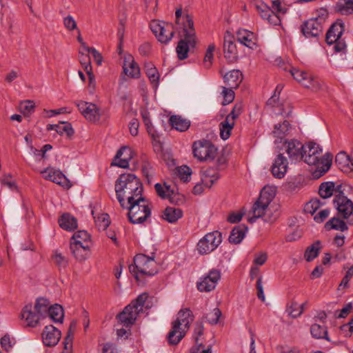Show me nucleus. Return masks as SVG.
<instances>
[{"instance_id":"15","label":"nucleus","mask_w":353,"mask_h":353,"mask_svg":"<svg viewBox=\"0 0 353 353\" xmlns=\"http://www.w3.org/2000/svg\"><path fill=\"white\" fill-rule=\"evenodd\" d=\"M42 173L46 174L44 176L46 179L51 181L64 188L69 189L72 186L70 181L59 170H56L52 168H48L43 172H42Z\"/></svg>"},{"instance_id":"29","label":"nucleus","mask_w":353,"mask_h":353,"mask_svg":"<svg viewBox=\"0 0 353 353\" xmlns=\"http://www.w3.org/2000/svg\"><path fill=\"white\" fill-rule=\"evenodd\" d=\"M155 191L157 195L163 199H168L171 203L175 202V197L176 194H174V190H171L170 186L166 185L165 183L163 185L157 183L154 185Z\"/></svg>"},{"instance_id":"33","label":"nucleus","mask_w":353,"mask_h":353,"mask_svg":"<svg viewBox=\"0 0 353 353\" xmlns=\"http://www.w3.org/2000/svg\"><path fill=\"white\" fill-rule=\"evenodd\" d=\"M183 216V212L179 208L172 207L166 208L162 214V218L169 223L176 222Z\"/></svg>"},{"instance_id":"11","label":"nucleus","mask_w":353,"mask_h":353,"mask_svg":"<svg viewBox=\"0 0 353 353\" xmlns=\"http://www.w3.org/2000/svg\"><path fill=\"white\" fill-rule=\"evenodd\" d=\"M150 28L161 43H168L174 35V25L171 23L152 20L150 22Z\"/></svg>"},{"instance_id":"64","label":"nucleus","mask_w":353,"mask_h":353,"mask_svg":"<svg viewBox=\"0 0 353 353\" xmlns=\"http://www.w3.org/2000/svg\"><path fill=\"white\" fill-rule=\"evenodd\" d=\"M190 353H212L211 347L209 346L207 349H204V345L199 343L198 345H194L190 349Z\"/></svg>"},{"instance_id":"4","label":"nucleus","mask_w":353,"mask_h":353,"mask_svg":"<svg viewBox=\"0 0 353 353\" xmlns=\"http://www.w3.org/2000/svg\"><path fill=\"white\" fill-rule=\"evenodd\" d=\"M193 321L194 316L190 309L181 310L178 312L177 319L172 323V330L168 334L169 344L172 345L178 344L185 336Z\"/></svg>"},{"instance_id":"12","label":"nucleus","mask_w":353,"mask_h":353,"mask_svg":"<svg viewBox=\"0 0 353 353\" xmlns=\"http://www.w3.org/2000/svg\"><path fill=\"white\" fill-rule=\"evenodd\" d=\"M222 236L219 231L206 234L197 243L198 252L201 254H209L221 243Z\"/></svg>"},{"instance_id":"53","label":"nucleus","mask_w":353,"mask_h":353,"mask_svg":"<svg viewBox=\"0 0 353 353\" xmlns=\"http://www.w3.org/2000/svg\"><path fill=\"white\" fill-rule=\"evenodd\" d=\"M286 312L292 318H297L302 314V310H300L299 304L295 301H292L290 305H288Z\"/></svg>"},{"instance_id":"62","label":"nucleus","mask_w":353,"mask_h":353,"mask_svg":"<svg viewBox=\"0 0 353 353\" xmlns=\"http://www.w3.org/2000/svg\"><path fill=\"white\" fill-rule=\"evenodd\" d=\"M178 173L181 180L187 181L192 174V170L189 167L184 165L178 168Z\"/></svg>"},{"instance_id":"13","label":"nucleus","mask_w":353,"mask_h":353,"mask_svg":"<svg viewBox=\"0 0 353 353\" xmlns=\"http://www.w3.org/2000/svg\"><path fill=\"white\" fill-rule=\"evenodd\" d=\"M221 279V272L219 270L212 269L208 274L201 278L197 282V289L200 292H210L215 289L219 281Z\"/></svg>"},{"instance_id":"19","label":"nucleus","mask_w":353,"mask_h":353,"mask_svg":"<svg viewBox=\"0 0 353 353\" xmlns=\"http://www.w3.org/2000/svg\"><path fill=\"white\" fill-rule=\"evenodd\" d=\"M223 52L225 58L228 62L234 63L237 60L238 52L236 46L234 43V38L230 34L224 37Z\"/></svg>"},{"instance_id":"43","label":"nucleus","mask_w":353,"mask_h":353,"mask_svg":"<svg viewBox=\"0 0 353 353\" xmlns=\"http://www.w3.org/2000/svg\"><path fill=\"white\" fill-rule=\"evenodd\" d=\"M58 134L62 135L65 134L68 137H71L74 134V130L72 125L68 122H60L57 124V131Z\"/></svg>"},{"instance_id":"27","label":"nucleus","mask_w":353,"mask_h":353,"mask_svg":"<svg viewBox=\"0 0 353 353\" xmlns=\"http://www.w3.org/2000/svg\"><path fill=\"white\" fill-rule=\"evenodd\" d=\"M115 159H119V162L111 163L112 165H116L119 168H126L129 166V159H131L130 148L127 146H123L119 149L115 156Z\"/></svg>"},{"instance_id":"47","label":"nucleus","mask_w":353,"mask_h":353,"mask_svg":"<svg viewBox=\"0 0 353 353\" xmlns=\"http://www.w3.org/2000/svg\"><path fill=\"white\" fill-rule=\"evenodd\" d=\"M337 10L343 14H349L353 12V0H344V3L337 4Z\"/></svg>"},{"instance_id":"48","label":"nucleus","mask_w":353,"mask_h":353,"mask_svg":"<svg viewBox=\"0 0 353 353\" xmlns=\"http://www.w3.org/2000/svg\"><path fill=\"white\" fill-rule=\"evenodd\" d=\"M320 200L318 199H313L305 204L304 210L306 213L311 214L312 215L320 208Z\"/></svg>"},{"instance_id":"56","label":"nucleus","mask_w":353,"mask_h":353,"mask_svg":"<svg viewBox=\"0 0 353 353\" xmlns=\"http://www.w3.org/2000/svg\"><path fill=\"white\" fill-rule=\"evenodd\" d=\"M52 259L59 268H65L68 265V260L61 253L56 252L52 255Z\"/></svg>"},{"instance_id":"10","label":"nucleus","mask_w":353,"mask_h":353,"mask_svg":"<svg viewBox=\"0 0 353 353\" xmlns=\"http://www.w3.org/2000/svg\"><path fill=\"white\" fill-rule=\"evenodd\" d=\"M333 203L338 211V215L347 219V223L353 225V202L343 192H339L334 195Z\"/></svg>"},{"instance_id":"50","label":"nucleus","mask_w":353,"mask_h":353,"mask_svg":"<svg viewBox=\"0 0 353 353\" xmlns=\"http://www.w3.org/2000/svg\"><path fill=\"white\" fill-rule=\"evenodd\" d=\"M142 118L145 125L146 126L148 132L154 138V130L150 118V113L147 110L141 112Z\"/></svg>"},{"instance_id":"21","label":"nucleus","mask_w":353,"mask_h":353,"mask_svg":"<svg viewBox=\"0 0 353 353\" xmlns=\"http://www.w3.org/2000/svg\"><path fill=\"white\" fill-rule=\"evenodd\" d=\"M22 319H24L26 323V326L34 327L39 323L41 316L37 312L32 310V304L26 305L22 310L21 313Z\"/></svg>"},{"instance_id":"61","label":"nucleus","mask_w":353,"mask_h":353,"mask_svg":"<svg viewBox=\"0 0 353 353\" xmlns=\"http://www.w3.org/2000/svg\"><path fill=\"white\" fill-rule=\"evenodd\" d=\"M1 183L6 185L11 190H17V185L15 182L12 179L10 174H6L1 179Z\"/></svg>"},{"instance_id":"24","label":"nucleus","mask_w":353,"mask_h":353,"mask_svg":"<svg viewBox=\"0 0 353 353\" xmlns=\"http://www.w3.org/2000/svg\"><path fill=\"white\" fill-rule=\"evenodd\" d=\"M237 41L245 46L254 49L256 47L254 34L252 32L243 29L236 32Z\"/></svg>"},{"instance_id":"18","label":"nucleus","mask_w":353,"mask_h":353,"mask_svg":"<svg viewBox=\"0 0 353 353\" xmlns=\"http://www.w3.org/2000/svg\"><path fill=\"white\" fill-rule=\"evenodd\" d=\"M288 161L283 154L276 155L271 167V172L273 176L277 179H282L287 172Z\"/></svg>"},{"instance_id":"44","label":"nucleus","mask_w":353,"mask_h":353,"mask_svg":"<svg viewBox=\"0 0 353 353\" xmlns=\"http://www.w3.org/2000/svg\"><path fill=\"white\" fill-rule=\"evenodd\" d=\"M148 294L143 293L138 296V297L132 301L129 305L135 309L139 313L143 310V307L148 299Z\"/></svg>"},{"instance_id":"5","label":"nucleus","mask_w":353,"mask_h":353,"mask_svg":"<svg viewBox=\"0 0 353 353\" xmlns=\"http://www.w3.org/2000/svg\"><path fill=\"white\" fill-rule=\"evenodd\" d=\"M182 19L184 39L178 42L176 48V52L180 60L185 59L188 57L190 48H195L196 43L192 17L189 14H185Z\"/></svg>"},{"instance_id":"26","label":"nucleus","mask_w":353,"mask_h":353,"mask_svg":"<svg viewBox=\"0 0 353 353\" xmlns=\"http://www.w3.org/2000/svg\"><path fill=\"white\" fill-rule=\"evenodd\" d=\"M123 70V72L131 78L139 77V67L130 55L125 58Z\"/></svg>"},{"instance_id":"28","label":"nucleus","mask_w":353,"mask_h":353,"mask_svg":"<svg viewBox=\"0 0 353 353\" xmlns=\"http://www.w3.org/2000/svg\"><path fill=\"white\" fill-rule=\"evenodd\" d=\"M223 79L228 87L236 89L243 80V74L240 70H233L226 73Z\"/></svg>"},{"instance_id":"59","label":"nucleus","mask_w":353,"mask_h":353,"mask_svg":"<svg viewBox=\"0 0 353 353\" xmlns=\"http://www.w3.org/2000/svg\"><path fill=\"white\" fill-rule=\"evenodd\" d=\"M203 330H204V327H203V323L199 322V321L196 322L194 331V339L195 343H196L195 345H199V339L201 336L203 335Z\"/></svg>"},{"instance_id":"39","label":"nucleus","mask_w":353,"mask_h":353,"mask_svg":"<svg viewBox=\"0 0 353 353\" xmlns=\"http://www.w3.org/2000/svg\"><path fill=\"white\" fill-rule=\"evenodd\" d=\"M320 244V241H316L310 246L307 248L304 254V257L307 261H312L317 257L321 250Z\"/></svg>"},{"instance_id":"2","label":"nucleus","mask_w":353,"mask_h":353,"mask_svg":"<svg viewBox=\"0 0 353 353\" xmlns=\"http://www.w3.org/2000/svg\"><path fill=\"white\" fill-rule=\"evenodd\" d=\"M322 148L314 142H308L304 145L303 150V160L310 165H315L316 169L312 172L314 178L319 179L326 173L330 168L333 156L326 153L322 156Z\"/></svg>"},{"instance_id":"35","label":"nucleus","mask_w":353,"mask_h":353,"mask_svg":"<svg viewBox=\"0 0 353 353\" xmlns=\"http://www.w3.org/2000/svg\"><path fill=\"white\" fill-rule=\"evenodd\" d=\"M325 228L327 231L336 230L344 232L347 230V226L343 220L337 217H333L325 224Z\"/></svg>"},{"instance_id":"20","label":"nucleus","mask_w":353,"mask_h":353,"mask_svg":"<svg viewBox=\"0 0 353 353\" xmlns=\"http://www.w3.org/2000/svg\"><path fill=\"white\" fill-rule=\"evenodd\" d=\"M138 314L139 312L128 305L117 316V318L122 325L128 327L134 323Z\"/></svg>"},{"instance_id":"41","label":"nucleus","mask_w":353,"mask_h":353,"mask_svg":"<svg viewBox=\"0 0 353 353\" xmlns=\"http://www.w3.org/2000/svg\"><path fill=\"white\" fill-rule=\"evenodd\" d=\"M334 183L333 182H324L321 184L319 194L323 199L330 197L334 192Z\"/></svg>"},{"instance_id":"34","label":"nucleus","mask_w":353,"mask_h":353,"mask_svg":"<svg viewBox=\"0 0 353 353\" xmlns=\"http://www.w3.org/2000/svg\"><path fill=\"white\" fill-rule=\"evenodd\" d=\"M50 318L55 323H62L64 317L63 309L61 305H51L48 312Z\"/></svg>"},{"instance_id":"60","label":"nucleus","mask_w":353,"mask_h":353,"mask_svg":"<svg viewBox=\"0 0 353 353\" xmlns=\"http://www.w3.org/2000/svg\"><path fill=\"white\" fill-rule=\"evenodd\" d=\"M63 25L64 27L69 31L78 30L75 20L70 15H68L63 19Z\"/></svg>"},{"instance_id":"30","label":"nucleus","mask_w":353,"mask_h":353,"mask_svg":"<svg viewBox=\"0 0 353 353\" xmlns=\"http://www.w3.org/2000/svg\"><path fill=\"white\" fill-rule=\"evenodd\" d=\"M248 228L245 224H240L235 226L230 232L229 236V241L231 243L238 244L240 243L245 237Z\"/></svg>"},{"instance_id":"3","label":"nucleus","mask_w":353,"mask_h":353,"mask_svg":"<svg viewBox=\"0 0 353 353\" xmlns=\"http://www.w3.org/2000/svg\"><path fill=\"white\" fill-rule=\"evenodd\" d=\"M275 196V192L270 188H263L260 195L252 206L253 216L248 218V221L254 223L257 219L263 217L264 221L274 223L279 217V212L275 210L272 212L269 205Z\"/></svg>"},{"instance_id":"14","label":"nucleus","mask_w":353,"mask_h":353,"mask_svg":"<svg viewBox=\"0 0 353 353\" xmlns=\"http://www.w3.org/2000/svg\"><path fill=\"white\" fill-rule=\"evenodd\" d=\"M290 72L293 78L301 83L304 87L312 89H316L319 88L317 81L315 80L309 73L294 68H290Z\"/></svg>"},{"instance_id":"31","label":"nucleus","mask_w":353,"mask_h":353,"mask_svg":"<svg viewBox=\"0 0 353 353\" xmlns=\"http://www.w3.org/2000/svg\"><path fill=\"white\" fill-rule=\"evenodd\" d=\"M169 122L173 128L180 132L188 130L190 126V121L189 120L178 115L171 116Z\"/></svg>"},{"instance_id":"40","label":"nucleus","mask_w":353,"mask_h":353,"mask_svg":"<svg viewBox=\"0 0 353 353\" xmlns=\"http://www.w3.org/2000/svg\"><path fill=\"white\" fill-rule=\"evenodd\" d=\"M310 332L314 338L324 339L327 341H330L327 336V330L325 326L314 323L310 327Z\"/></svg>"},{"instance_id":"8","label":"nucleus","mask_w":353,"mask_h":353,"mask_svg":"<svg viewBox=\"0 0 353 353\" xmlns=\"http://www.w3.org/2000/svg\"><path fill=\"white\" fill-rule=\"evenodd\" d=\"M129 270L139 280V274L152 276L158 272L157 263L154 257L143 254H137L134 257V264L129 265Z\"/></svg>"},{"instance_id":"23","label":"nucleus","mask_w":353,"mask_h":353,"mask_svg":"<svg viewBox=\"0 0 353 353\" xmlns=\"http://www.w3.org/2000/svg\"><path fill=\"white\" fill-rule=\"evenodd\" d=\"M335 163L345 173H350L353 171V159L345 152H340L336 155Z\"/></svg>"},{"instance_id":"46","label":"nucleus","mask_w":353,"mask_h":353,"mask_svg":"<svg viewBox=\"0 0 353 353\" xmlns=\"http://www.w3.org/2000/svg\"><path fill=\"white\" fill-rule=\"evenodd\" d=\"M215 50V46L214 43L210 44L206 50L204 59H203V65L206 68H209L211 67L212 61L214 59V51Z\"/></svg>"},{"instance_id":"16","label":"nucleus","mask_w":353,"mask_h":353,"mask_svg":"<svg viewBox=\"0 0 353 353\" xmlns=\"http://www.w3.org/2000/svg\"><path fill=\"white\" fill-rule=\"evenodd\" d=\"M61 332L52 325H46L42 332L43 343L46 346L56 345L61 339Z\"/></svg>"},{"instance_id":"63","label":"nucleus","mask_w":353,"mask_h":353,"mask_svg":"<svg viewBox=\"0 0 353 353\" xmlns=\"http://www.w3.org/2000/svg\"><path fill=\"white\" fill-rule=\"evenodd\" d=\"M84 50L87 52H90L94 59V61H96L97 64V65H101V62H102V57L101 55V54L94 48H90V47H88V46H84Z\"/></svg>"},{"instance_id":"25","label":"nucleus","mask_w":353,"mask_h":353,"mask_svg":"<svg viewBox=\"0 0 353 353\" xmlns=\"http://www.w3.org/2000/svg\"><path fill=\"white\" fill-rule=\"evenodd\" d=\"M90 245L84 244L83 242L70 243V250L74 256L79 261H84L89 255Z\"/></svg>"},{"instance_id":"32","label":"nucleus","mask_w":353,"mask_h":353,"mask_svg":"<svg viewBox=\"0 0 353 353\" xmlns=\"http://www.w3.org/2000/svg\"><path fill=\"white\" fill-rule=\"evenodd\" d=\"M59 226L68 231H72L77 228V221L74 216L69 213L63 214L59 219Z\"/></svg>"},{"instance_id":"36","label":"nucleus","mask_w":353,"mask_h":353,"mask_svg":"<svg viewBox=\"0 0 353 353\" xmlns=\"http://www.w3.org/2000/svg\"><path fill=\"white\" fill-rule=\"evenodd\" d=\"M50 306V301L48 299L40 297L36 300L34 308L42 318H44L48 314Z\"/></svg>"},{"instance_id":"45","label":"nucleus","mask_w":353,"mask_h":353,"mask_svg":"<svg viewBox=\"0 0 353 353\" xmlns=\"http://www.w3.org/2000/svg\"><path fill=\"white\" fill-rule=\"evenodd\" d=\"M95 219V223L99 230H105L110 224L109 215L106 213H103L98 216L97 218L94 217Z\"/></svg>"},{"instance_id":"57","label":"nucleus","mask_w":353,"mask_h":353,"mask_svg":"<svg viewBox=\"0 0 353 353\" xmlns=\"http://www.w3.org/2000/svg\"><path fill=\"white\" fill-rule=\"evenodd\" d=\"M203 175H205L207 178H210L214 181H217L219 177V170L214 168H207L201 170Z\"/></svg>"},{"instance_id":"37","label":"nucleus","mask_w":353,"mask_h":353,"mask_svg":"<svg viewBox=\"0 0 353 353\" xmlns=\"http://www.w3.org/2000/svg\"><path fill=\"white\" fill-rule=\"evenodd\" d=\"M83 116L90 121L97 122L99 121L101 117L100 110L95 104L90 103L89 106L86 108V112Z\"/></svg>"},{"instance_id":"7","label":"nucleus","mask_w":353,"mask_h":353,"mask_svg":"<svg viewBox=\"0 0 353 353\" xmlns=\"http://www.w3.org/2000/svg\"><path fill=\"white\" fill-rule=\"evenodd\" d=\"M123 208L128 210V219L133 224L143 223L151 214V207L145 197L139 196V199L125 203Z\"/></svg>"},{"instance_id":"42","label":"nucleus","mask_w":353,"mask_h":353,"mask_svg":"<svg viewBox=\"0 0 353 353\" xmlns=\"http://www.w3.org/2000/svg\"><path fill=\"white\" fill-rule=\"evenodd\" d=\"M290 124L289 121H284L282 123H279L275 125L274 130L273 131V134L274 137L282 139L286 134V132L288 131Z\"/></svg>"},{"instance_id":"49","label":"nucleus","mask_w":353,"mask_h":353,"mask_svg":"<svg viewBox=\"0 0 353 353\" xmlns=\"http://www.w3.org/2000/svg\"><path fill=\"white\" fill-rule=\"evenodd\" d=\"M73 239L72 243H77V241H80L84 243V244L88 243L90 245V235L86 231L81 230L74 234Z\"/></svg>"},{"instance_id":"17","label":"nucleus","mask_w":353,"mask_h":353,"mask_svg":"<svg viewBox=\"0 0 353 353\" xmlns=\"http://www.w3.org/2000/svg\"><path fill=\"white\" fill-rule=\"evenodd\" d=\"M285 152L291 161H299L303 158L304 145L297 140L285 141L283 143Z\"/></svg>"},{"instance_id":"58","label":"nucleus","mask_w":353,"mask_h":353,"mask_svg":"<svg viewBox=\"0 0 353 353\" xmlns=\"http://www.w3.org/2000/svg\"><path fill=\"white\" fill-rule=\"evenodd\" d=\"M243 112V105L241 103H236L232 108L231 112L226 117L225 119H229L230 121H233L234 122L235 119L239 117V116Z\"/></svg>"},{"instance_id":"6","label":"nucleus","mask_w":353,"mask_h":353,"mask_svg":"<svg viewBox=\"0 0 353 353\" xmlns=\"http://www.w3.org/2000/svg\"><path fill=\"white\" fill-rule=\"evenodd\" d=\"M328 17V12L325 8H321L316 10L315 16L305 21L301 26L300 30L306 39H316L323 33V23Z\"/></svg>"},{"instance_id":"51","label":"nucleus","mask_w":353,"mask_h":353,"mask_svg":"<svg viewBox=\"0 0 353 353\" xmlns=\"http://www.w3.org/2000/svg\"><path fill=\"white\" fill-rule=\"evenodd\" d=\"M256 9L261 18L266 20L268 19V15H270L273 11L268 6L263 3H261V4H256Z\"/></svg>"},{"instance_id":"52","label":"nucleus","mask_w":353,"mask_h":353,"mask_svg":"<svg viewBox=\"0 0 353 353\" xmlns=\"http://www.w3.org/2000/svg\"><path fill=\"white\" fill-rule=\"evenodd\" d=\"M221 315V310L218 307H215L211 312L205 316V318L209 323L214 325L219 322Z\"/></svg>"},{"instance_id":"38","label":"nucleus","mask_w":353,"mask_h":353,"mask_svg":"<svg viewBox=\"0 0 353 353\" xmlns=\"http://www.w3.org/2000/svg\"><path fill=\"white\" fill-rule=\"evenodd\" d=\"M234 126V122L230 121L229 119H225L223 122L219 124L220 137L222 139H228L230 134L231 130Z\"/></svg>"},{"instance_id":"55","label":"nucleus","mask_w":353,"mask_h":353,"mask_svg":"<svg viewBox=\"0 0 353 353\" xmlns=\"http://www.w3.org/2000/svg\"><path fill=\"white\" fill-rule=\"evenodd\" d=\"M234 88H224L222 92L223 95V105H227L233 101L234 99V92L233 91Z\"/></svg>"},{"instance_id":"54","label":"nucleus","mask_w":353,"mask_h":353,"mask_svg":"<svg viewBox=\"0 0 353 353\" xmlns=\"http://www.w3.org/2000/svg\"><path fill=\"white\" fill-rule=\"evenodd\" d=\"M34 103L31 101H26L20 104L21 112L26 116H28L34 110Z\"/></svg>"},{"instance_id":"9","label":"nucleus","mask_w":353,"mask_h":353,"mask_svg":"<svg viewBox=\"0 0 353 353\" xmlns=\"http://www.w3.org/2000/svg\"><path fill=\"white\" fill-rule=\"evenodd\" d=\"M194 157L200 161H212L217 152V148L206 139L194 141L192 145Z\"/></svg>"},{"instance_id":"22","label":"nucleus","mask_w":353,"mask_h":353,"mask_svg":"<svg viewBox=\"0 0 353 353\" xmlns=\"http://www.w3.org/2000/svg\"><path fill=\"white\" fill-rule=\"evenodd\" d=\"M344 31V23L341 20H337L327 30L325 35V41L328 45L333 44L340 39Z\"/></svg>"},{"instance_id":"1","label":"nucleus","mask_w":353,"mask_h":353,"mask_svg":"<svg viewBox=\"0 0 353 353\" xmlns=\"http://www.w3.org/2000/svg\"><path fill=\"white\" fill-rule=\"evenodd\" d=\"M143 184L141 180L134 174L125 173L120 174L115 181V192L117 199L121 208H125V204L131 203L136 199L143 197Z\"/></svg>"}]
</instances>
